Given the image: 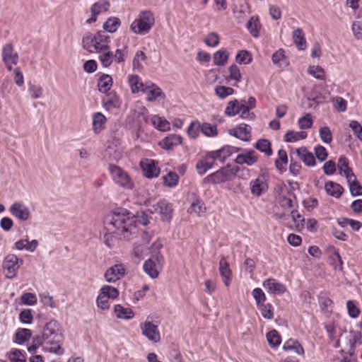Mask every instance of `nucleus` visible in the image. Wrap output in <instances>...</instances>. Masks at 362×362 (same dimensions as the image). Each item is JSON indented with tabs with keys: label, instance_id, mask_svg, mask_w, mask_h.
Returning a JSON list of instances; mask_svg holds the SVG:
<instances>
[{
	"label": "nucleus",
	"instance_id": "nucleus-10",
	"mask_svg": "<svg viewBox=\"0 0 362 362\" xmlns=\"http://www.w3.org/2000/svg\"><path fill=\"white\" fill-rule=\"evenodd\" d=\"M141 334L149 341L157 343L160 340V334L158 327L151 321L146 320L139 325Z\"/></svg>",
	"mask_w": 362,
	"mask_h": 362
},
{
	"label": "nucleus",
	"instance_id": "nucleus-26",
	"mask_svg": "<svg viewBox=\"0 0 362 362\" xmlns=\"http://www.w3.org/2000/svg\"><path fill=\"white\" fill-rule=\"evenodd\" d=\"M337 168L341 175L346 177V180L353 179L355 174L351 168L349 167V160L345 156H341L337 163Z\"/></svg>",
	"mask_w": 362,
	"mask_h": 362
},
{
	"label": "nucleus",
	"instance_id": "nucleus-11",
	"mask_svg": "<svg viewBox=\"0 0 362 362\" xmlns=\"http://www.w3.org/2000/svg\"><path fill=\"white\" fill-rule=\"evenodd\" d=\"M269 187L268 180L264 174L259 175L250 182V192L252 196L259 197L264 194Z\"/></svg>",
	"mask_w": 362,
	"mask_h": 362
},
{
	"label": "nucleus",
	"instance_id": "nucleus-50",
	"mask_svg": "<svg viewBox=\"0 0 362 362\" xmlns=\"http://www.w3.org/2000/svg\"><path fill=\"white\" fill-rule=\"evenodd\" d=\"M201 132L208 137H214L218 134L217 127L207 122L201 124Z\"/></svg>",
	"mask_w": 362,
	"mask_h": 362
},
{
	"label": "nucleus",
	"instance_id": "nucleus-52",
	"mask_svg": "<svg viewBox=\"0 0 362 362\" xmlns=\"http://www.w3.org/2000/svg\"><path fill=\"white\" fill-rule=\"evenodd\" d=\"M201 131V124L199 121H192L189 125L187 133V135L192 139H196Z\"/></svg>",
	"mask_w": 362,
	"mask_h": 362
},
{
	"label": "nucleus",
	"instance_id": "nucleus-36",
	"mask_svg": "<svg viewBox=\"0 0 362 362\" xmlns=\"http://www.w3.org/2000/svg\"><path fill=\"white\" fill-rule=\"evenodd\" d=\"M292 37L299 50H304L307 47L305 34L302 29L296 28L293 31Z\"/></svg>",
	"mask_w": 362,
	"mask_h": 362
},
{
	"label": "nucleus",
	"instance_id": "nucleus-64",
	"mask_svg": "<svg viewBox=\"0 0 362 362\" xmlns=\"http://www.w3.org/2000/svg\"><path fill=\"white\" fill-rule=\"evenodd\" d=\"M8 358L11 362H26V358L21 350L13 349L8 354Z\"/></svg>",
	"mask_w": 362,
	"mask_h": 362
},
{
	"label": "nucleus",
	"instance_id": "nucleus-63",
	"mask_svg": "<svg viewBox=\"0 0 362 362\" xmlns=\"http://www.w3.org/2000/svg\"><path fill=\"white\" fill-rule=\"evenodd\" d=\"M349 127L356 137L362 142V125L356 120H351Z\"/></svg>",
	"mask_w": 362,
	"mask_h": 362
},
{
	"label": "nucleus",
	"instance_id": "nucleus-4",
	"mask_svg": "<svg viewBox=\"0 0 362 362\" xmlns=\"http://www.w3.org/2000/svg\"><path fill=\"white\" fill-rule=\"evenodd\" d=\"M155 23L154 14L148 10L141 11L130 25V30L136 35L148 34Z\"/></svg>",
	"mask_w": 362,
	"mask_h": 362
},
{
	"label": "nucleus",
	"instance_id": "nucleus-20",
	"mask_svg": "<svg viewBox=\"0 0 362 362\" xmlns=\"http://www.w3.org/2000/svg\"><path fill=\"white\" fill-rule=\"evenodd\" d=\"M258 158L259 157L255 151L245 150L236 156L235 162L238 165L246 164L252 166L257 162Z\"/></svg>",
	"mask_w": 362,
	"mask_h": 362
},
{
	"label": "nucleus",
	"instance_id": "nucleus-17",
	"mask_svg": "<svg viewBox=\"0 0 362 362\" xmlns=\"http://www.w3.org/2000/svg\"><path fill=\"white\" fill-rule=\"evenodd\" d=\"M216 162V160L212 153L211 151L207 153L206 156L197 163L196 168L198 174L201 175H204L209 170L214 166Z\"/></svg>",
	"mask_w": 362,
	"mask_h": 362
},
{
	"label": "nucleus",
	"instance_id": "nucleus-8",
	"mask_svg": "<svg viewBox=\"0 0 362 362\" xmlns=\"http://www.w3.org/2000/svg\"><path fill=\"white\" fill-rule=\"evenodd\" d=\"M23 260L14 254L7 255L3 261V269L7 279H13L18 273Z\"/></svg>",
	"mask_w": 362,
	"mask_h": 362
},
{
	"label": "nucleus",
	"instance_id": "nucleus-57",
	"mask_svg": "<svg viewBox=\"0 0 362 362\" xmlns=\"http://www.w3.org/2000/svg\"><path fill=\"white\" fill-rule=\"evenodd\" d=\"M206 208L204 204L199 199H196L191 204L189 212L195 213L198 216H201L205 212Z\"/></svg>",
	"mask_w": 362,
	"mask_h": 362
},
{
	"label": "nucleus",
	"instance_id": "nucleus-49",
	"mask_svg": "<svg viewBox=\"0 0 362 362\" xmlns=\"http://www.w3.org/2000/svg\"><path fill=\"white\" fill-rule=\"evenodd\" d=\"M239 101L238 100H230L228 103L225 109V114L228 117H234L239 114Z\"/></svg>",
	"mask_w": 362,
	"mask_h": 362
},
{
	"label": "nucleus",
	"instance_id": "nucleus-6",
	"mask_svg": "<svg viewBox=\"0 0 362 362\" xmlns=\"http://www.w3.org/2000/svg\"><path fill=\"white\" fill-rule=\"evenodd\" d=\"M109 172L114 183L124 189L132 190L134 187V183L129 173L122 168L110 165Z\"/></svg>",
	"mask_w": 362,
	"mask_h": 362
},
{
	"label": "nucleus",
	"instance_id": "nucleus-61",
	"mask_svg": "<svg viewBox=\"0 0 362 362\" xmlns=\"http://www.w3.org/2000/svg\"><path fill=\"white\" fill-rule=\"evenodd\" d=\"M260 310L262 317L265 319H272L274 317V308L270 303H263L257 307Z\"/></svg>",
	"mask_w": 362,
	"mask_h": 362
},
{
	"label": "nucleus",
	"instance_id": "nucleus-12",
	"mask_svg": "<svg viewBox=\"0 0 362 362\" xmlns=\"http://www.w3.org/2000/svg\"><path fill=\"white\" fill-rule=\"evenodd\" d=\"M126 272L127 268L123 264H116L105 271L104 278L108 283H115L122 279Z\"/></svg>",
	"mask_w": 362,
	"mask_h": 362
},
{
	"label": "nucleus",
	"instance_id": "nucleus-28",
	"mask_svg": "<svg viewBox=\"0 0 362 362\" xmlns=\"http://www.w3.org/2000/svg\"><path fill=\"white\" fill-rule=\"evenodd\" d=\"M92 119L93 131L98 134L105 129L107 118L103 113L98 112L93 113Z\"/></svg>",
	"mask_w": 362,
	"mask_h": 362
},
{
	"label": "nucleus",
	"instance_id": "nucleus-5",
	"mask_svg": "<svg viewBox=\"0 0 362 362\" xmlns=\"http://www.w3.org/2000/svg\"><path fill=\"white\" fill-rule=\"evenodd\" d=\"M162 247V244L159 242L154 243L151 249L155 252V255L149 258L143 265L144 271L152 279H156L158 276L159 272L162 269L164 258L158 251Z\"/></svg>",
	"mask_w": 362,
	"mask_h": 362
},
{
	"label": "nucleus",
	"instance_id": "nucleus-44",
	"mask_svg": "<svg viewBox=\"0 0 362 362\" xmlns=\"http://www.w3.org/2000/svg\"><path fill=\"white\" fill-rule=\"evenodd\" d=\"M307 136L308 134L305 132L288 131L284 135V141L289 143L296 142L305 139Z\"/></svg>",
	"mask_w": 362,
	"mask_h": 362
},
{
	"label": "nucleus",
	"instance_id": "nucleus-32",
	"mask_svg": "<svg viewBox=\"0 0 362 362\" xmlns=\"http://www.w3.org/2000/svg\"><path fill=\"white\" fill-rule=\"evenodd\" d=\"M38 246V241L33 240L29 241L28 239H21L15 243V248L18 250H26L28 252H34Z\"/></svg>",
	"mask_w": 362,
	"mask_h": 362
},
{
	"label": "nucleus",
	"instance_id": "nucleus-51",
	"mask_svg": "<svg viewBox=\"0 0 362 362\" xmlns=\"http://www.w3.org/2000/svg\"><path fill=\"white\" fill-rule=\"evenodd\" d=\"M146 59V54L143 51H137L132 62L133 69L137 71L141 70L143 69L142 62H144Z\"/></svg>",
	"mask_w": 362,
	"mask_h": 362
},
{
	"label": "nucleus",
	"instance_id": "nucleus-48",
	"mask_svg": "<svg viewBox=\"0 0 362 362\" xmlns=\"http://www.w3.org/2000/svg\"><path fill=\"white\" fill-rule=\"evenodd\" d=\"M255 147L259 151L264 153L267 156H269L272 154L271 148V143L269 140L262 139H259L255 145Z\"/></svg>",
	"mask_w": 362,
	"mask_h": 362
},
{
	"label": "nucleus",
	"instance_id": "nucleus-21",
	"mask_svg": "<svg viewBox=\"0 0 362 362\" xmlns=\"http://www.w3.org/2000/svg\"><path fill=\"white\" fill-rule=\"evenodd\" d=\"M239 148L232 146H225L218 150L211 151L215 157L216 161L221 163H224L225 160L232 154L237 153Z\"/></svg>",
	"mask_w": 362,
	"mask_h": 362
},
{
	"label": "nucleus",
	"instance_id": "nucleus-14",
	"mask_svg": "<svg viewBox=\"0 0 362 362\" xmlns=\"http://www.w3.org/2000/svg\"><path fill=\"white\" fill-rule=\"evenodd\" d=\"M2 59L6 66L9 71H11L13 66L17 64L18 62V55L13 51V47L11 44H6L2 49Z\"/></svg>",
	"mask_w": 362,
	"mask_h": 362
},
{
	"label": "nucleus",
	"instance_id": "nucleus-59",
	"mask_svg": "<svg viewBox=\"0 0 362 362\" xmlns=\"http://www.w3.org/2000/svg\"><path fill=\"white\" fill-rule=\"evenodd\" d=\"M28 91L33 99L41 98L43 95V88L33 83L28 84Z\"/></svg>",
	"mask_w": 362,
	"mask_h": 362
},
{
	"label": "nucleus",
	"instance_id": "nucleus-2",
	"mask_svg": "<svg viewBox=\"0 0 362 362\" xmlns=\"http://www.w3.org/2000/svg\"><path fill=\"white\" fill-rule=\"evenodd\" d=\"M44 351L58 356L64 354L62 347L64 336L60 323L57 320H50L42 328Z\"/></svg>",
	"mask_w": 362,
	"mask_h": 362
},
{
	"label": "nucleus",
	"instance_id": "nucleus-54",
	"mask_svg": "<svg viewBox=\"0 0 362 362\" xmlns=\"http://www.w3.org/2000/svg\"><path fill=\"white\" fill-rule=\"evenodd\" d=\"M319 134L322 142L327 144L332 143L333 138L329 127L327 126L320 127L319 129Z\"/></svg>",
	"mask_w": 362,
	"mask_h": 362
},
{
	"label": "nucleus",
	"instance_id": "nucleus-47",
	"mask_svg": "<svg viewBox=\"0 0 362 362\" xmlns=\"http://www.w3.org/2000/svg\"><path fill=\"white\" fill-rule=\"evenodd\" d=\"M163 183L168 187H175L177 185L179 181V176L175 172H169L167 175L163 177Z\"/></svg>",
	"mask_w": 362,
	"mask_h": 362
},
{
	"label": "nucleus",
	"instance_id": "nucleus-22",
	"mask_svg": "<svg viewBox=\"0 0 362 362\" xmlns=\"http://www.w3.org/2000/svg\"><path fill=\"white\" fill-rule=\"evenodd\" d=\"M230 134L245 141H249L251 137V127L245 124H241L239 126L230 129Z\"/></svg>",
	"mask_w": 362,
	"mask_h": 362
},
{
	"label": "nucleus",
	"instance_id": "nucleus-27",
	"mask_svg": "<svg viewBox=\"0 0 362 362\" xmlns=\"http://www.w3.org/2000/svg\"><path fill=\"white\" fill-rule=\"evenodd\" d=\"M218 270L224 285L229 286L231 282V270L225 257L220 259Z\"/></svg>",
	"mask_w": 362,
	"mask_h": 362
},
{
	"label": "nucleus",
	"instance_id": "nucleus-45",
	"mask_svg": "<svg viewBox=\"0 0 362 362\" xmlns=\"http://www.w3.org/2000/svg\"><path fill=\"white\" fill-rule=\"evenodd\" d=\"M350 193L353 197L362 195V186L354 176L353 179L347 180Z\"/></svg>",
	"mask_w": 362,
	"mask_h": 362
},
{
	"label": "nucleus",
	"instance_id": "nucleus-60",
	"mask_svg": "<svg viewBox=\"0 0 362 362\" xmlns=\"http://www.w3.org/2000/svg\"><path fill=\"white\" fill-rule=\"evenodd\" d=\"M215 93L218 98L224 99L234 93L233 88L225 86H218L215 88Z\"/></svg>",
	"mask_w": 362,
	"mask_h": 362
},
{
	"label": "nucleus",
	"instance_id": "nucleus-24",
	"mask_svg": "<svg viewBox=\"0 0 362 362\" xmlns=\"http://www.w3.org/2000/svg\"><path fill=\"white\" fill-rule=\"evenodd\" d=\"M129 55V46L127 42L117 44L115 52H113L114 60L117 64H122L127 59Z\"/></svg>",
	"mask_w": 362,
	"mask_h": 362
},
{
	"label": "nucleus",
	"instance_id": "nucleus-58",
	"mask_svg": "<svg viewBox=\"0 0 362 362\" xmlns=\"http://www.w3.org/2000/svg\"><path fill=\"white\" fill-rule=\"evenodd\" d=\"M40 301L44 305L49 307L51 308H57V303L54 300V298L50 296L48 293L45 292L39 294Z\"/></svg>",
	"mask_w": 362,
	"mask_h": 362
},
{
	"label": "nucleus",
	"instance_id": "nucleus-9",
	"mask_svg": "<svg viewBox=\"0 0 362 362\" xmlns=\"http://www.w3.org/2000/svg\"><path fill=\"white\" fill-rule=\"evenodd\" d=\"M149 211L152 214H158L163 221H169L173 216V204L163 199L152 205Z\"/></svg>",
	"mask_w": 362,
	"mask_h": 362
},
{
	"label": "nucleus",
	"instance_id": "nucleus-31",
	"mask_svg": "<svg viewBox=\"0 0 362 362\" xmlns=\"http://www.w3.org/2000/svg\"><path fill=\"white\" fill-rule=\"evenodd\" d=\"M114 313L117 318L129 320L134 318L135 314L129 308H124L120 304H116L114 306Z\"/></svg>",
	"mask_w": 362,
	"mask_h": 362
},
{
	"label": "nucleus",
	"instance_id": "nucleus-7",
	"mask_svg": "<svg viewBox=\"0 0 362 362\" xmlns=\"http://www.w3.org/2000/svg\"><path fill=\"white\" fill-rule=\"evenodd\" d=\"M237 173L238 168L228 165L207 175L204 180L206 183L221 184L233 180Z\"/></svg>",
	"mask_w": 362,
	"mask_h": 362
},
{
	"label": "nucleus",
	"instance_id": "nucleus-46",
	"mask_svg": "<svg viewBox=\"0 0 362 362\" xmlns=\"http://www.w3.org/2000/svg\"><path fill=\"white\" fill-rule=\"evenodd\" d=\"M266 337L269 346L272 348L279 346L281 342V337L275 329L267 332Z\"/></svg>",
	"mask_w": 362,
	"mask_h": 362
},
{
	"label": "nucleus",
	"instance_id": "nucleus-16",
	"mask_svg": "<svg viewBox=\"0 0 362 362\" xmlns=\"http://www.w3.org/2000/svg\"><path fill=\"white\" fill-rule=\"evenodd\" d=\"M140 165L146 177H157L160 175V168L154 160L144 159L141 161Z\"/></svg>",
	"mask_w": 362,
	"mask_h": 362
},
{
	"label": "nucleus",
	"instance_id": "nucleus-35",
	"mask_svg": "<svg viewBox=\"0 0 362 362\" xmlns=\"http://www.w3.org/2000/svg\"><path fill=\"white\" fill-rule=\"evenodd\" d=\"M104 107L107 110L119 108L121 105V101L115 93H110L103 99Z\"/></svg>",
	"mask_w": 362,
	"mask_h": 362
},
{
	"label": "nucleus",
	"instance_id": "nucleus-34",
	"mask_svg": "<svg viewBox=\"0 0 362 362\" xmlns=\"http://www.w3.org/2000/svg\"><path fill=\"white\" fill-rule=\"evenodd\" d=\"M153 126L159 131L167 132L170 129V122L164 117L154 115L151 118Z\"/></svg>",
	"mask_w": 362,
	"mask_h": 362
},
{
	"label": "nucleus",
	"instance_id": "nucleus-18",
	"mask_svg": "<svg viewBox=\"0 0 362 362\" xmlns=\"http://www.w3.org/2000/svg\"><path fill=\"white\" fill-rule=\"evenodd\" d=\"M262 286L268 293L274 295H281L286 291V287L284 284L272 278L264 281Z\"/></svg>",
	"mask_w": 362,
	"mask_h": 362
},
{
	"label": "nucleus",
	"instance_id": "nucleus-42",
	"mask_svg": "<svg viewBox=\"0 0 362 362\" xmlns=\"http://www.w3.org/2000/svg\"><path fill=\"white\" fill-rule=\"evenodd\" d=\"M121 25V21L117 17H110L104 23L103 28L105 31L113 33L117 30Z\"/></svg>",
	"mask_w": 362,
	"mask_h": 362
},
{
	"label": "nucleus",
	"instance_id": "nucleus-37",
	"mask_svg": "<svg viewBox=\"0 0 362 362\" xmlns=\"http://www.w3.org/2000/svg\"><path fill=\"white\" fill-rule=\"evenodd\" d=\"M325 189L329 195L335 198H339L344 192V188L339 184L332 181L325 183Z\"/></svg>",
	"mask_w": 362,
	"mask_h": 362
},
{
	"label": "nucleus",
	"instance_id": "nucleus-33",
	"mask_svg": "<svg viewBox=\"0 0 362 362\" xmlns=\"http://www.w3.org/2000/svg\"><path fill=\"white\" fill-rule=\"evenodd\" d=\"M296 153L299 158L308 166H315V159L313 154L308 151L306 148L301 147L296 149Z\"/></svg>",
	"mask_w": 362,
	"mask_h": 362
},
{
	"label": "nucleus",
	"instance_id": "nucleus-19",
	"mask_svg": "<svg viewBox=\"0 0 362 362\" xmlns=\"http://www.w3.org/2000/svg\"><path fill=\"white\" fill-rule=\"evenodd\" d=\"M9 211L12 216L23 221H25L30 218L29 209L25 204L20 202L13 203L11 206Z\"/></svg>",
	"mask_w": 362,
	"mask_h": 362
},
{
	"label": "nucleus",
	"instance_id": "nucleus-3",
	"mask_svg": "<svg viewBox=\"0 0 362 362\" xmlns=\"http://www.w3.org/2000/svg\"><path fill=\"white\" fill-rule=\"evenodd\" d=\"M110 42V37L104 31L86 33L82 38L84 49L90 53H98Z\"/></svg>",
	"mask_w": 362,
	"mask_h": 362
},
{
	"label": "nucleus",
	"instance_id": "nucleus-55",
	"mask_svg": "<svg viewBox=\"0 0 362 362\" xmlns=\"http://www.w3.org/2000/svg\"><path fill=\"white\" fill-rule=\"evenodd\" d=\"M252 56L247 50H241L238 52L235 61L240 64H248L252 62Z\"/></svg>",
	"mask_w": 362,
	"mask_h": 362
},
{
	"label": "nucleus",
	"instance_id": "nucleus-41",
	"mask_svg": "<svg viewBox=\"0 0 362 362\" xmlns=\"http://www.w3.org/2000/svg\"><path fill=\"white\" fill-rule=\"evenodd\" d=\"M229 52L224 49L216 51L213 56L214 64L216 66H221L225 65L229 58Z\"/></svg>",
	"mask_w": 362,
	"mask_h": 362
},
{
	"label": "nucleus",
	"instance_id": "nucleus-43",
	"mask_svg": "<svg viewBox=\"0 0 362 362\" xmlns=\"http://www.w3.org/2000/svg\"><path fill=\"white\" fill-rule=\"evenodd\" d=\"M32 336V332L29 329H19L15 334V342L18 344H23L28 341Z\"/></svg>",
	"mask_w": 362,
	"mask_h": 362
},
{
	"label": "nucleus",
	"instance_id": "nucleus-53",
	"mask_svg": "<svg viewBox=\"0 0 362 362\" xmlns=\"http://www.w3.org/2000/svg\"><path fill=\"white\" fill-rule=\"evenodd\" d=\"M204 42L208 47H216L220 42V37L216 33L211 32L205 37Z\"/></svg>",
	"mask_w": 362,
	"mask_h": 362
},
{
	"label": "nucleus",
	"instance_id": "nucleus-40",
	"mask_svg": "<svg viewBox=\"0 0 362 362\" xmlns=\"http://www.w3.org/2000/svg\"><path fill=\"white\" fill-rule=\"evenodd\" d=\"M98 292L110 300H116L119 296V290L110 285L103 286Z\"/></svg>",
	"mask_w": 362,
	"mask_h": 362
},
{
	"label": "nucleus",
	"instance_id": "nucleus-23",
	"mask_svg": "<svg viewBox=\"0 0 362 362\" xmlns=\"http://www.w3.org/2000/svg\"><path fill=\"white\" fill-rule=\"evenodd\" d=\"M182 138L180 135L171 134L163 139L160 142V146L165 150L173 149L182 144Z\"/></svg>",
	"mask_w": 362,
	"mask_h": 362
},
{
	"label": "nucleus",
	"instance_id": "nucleus-25",
	"mask_svg": "<svg viewBox=\"0 0 362 362\" xmlns=\"http://www.w3.org/2000/svg\"><path fill=\"white\" fill-rule=\"evenodd\" d=\"M97 54H98V59L100 64L105 68L110 67L115 62L113 52L111 51L109 45Z\"/></svg>",
	"mask_w": 362,
	"mask_h": 362
},
{
	"label": "nucleus",
	"instance_id": "nucleus-30",
	"mask_svg": "<svg viewBox=\"0 0 362 362\" xmlns=\"http://www.w3.org/2000/svg\"><path fill=\"white\" fill-rule=\"evenodd\" d=\"M128 83L132 93L142 92L146 86V81L143 82L141 78L137 75H129Z\"/></svg>",
	"mask_w": 362,
	"mask_h": 362
},
{
	"label": "nucleus",
	"instance_id": "nucleus-29",
	"mask_svg": "<svg viewBox=\"0 0 362 362\" xmlns=\"http://www.w3.org/2000/svg\"><path fill=\"white\" fill-rule=\"evenodd\" d=\"M246 28L253 37L257 38L262 28L259 18L257 16L250 17L246 23Z\"/></svg>",
	"mask_w": 362,
	"mask_h": 362
},
{
	"label": "nucleus",
	"instance_id": "nucleus-15",
	"mask_svg": "<svg viewBox=\"0 0 362 362\" xmlns=\"http://www.w3.org/2000/svg\"><path fill=\"white\" fill-rule=\"evenodd\" d=\"M110 6L109 1L107 0H99L94 3L90 7V17L88 18L86 23L92 24L97 21L98 16L102 13L106 12Z\"/></svg>",
	"mask_w": 362,
	"mask_h": 362
},
{
	"label": "nucleus",
	"instance_id": "nucleus-1",
	"mask_svg": "<svg viewBox=\"0 0 362 362\" xmlns=\"http://www.w3.org/2000/svg\"><path fill=\"white\" fill-rule=\"evenodd\" d=\"M103 223L107 230L110 232L103 237L105 244L110 248L114 245V236L112 233H115L124 239L129 240L137 232L136 218L124 210L108 214Z\"/></svg>",
	"mask_w": 362,
	"mask_h": 362
},
{
	"label": "nucleus",
	"instance_id": "nucleus-38",
	"mask_svg": "<svg viewBox=\"0 0 362 362\" xmlns=\"http://www.w3.org/2000/svg\"><path fill=\"white\" fill-rule=\"evenodd\" d=\"M283 349L284 351H291L298 355H303L305 351L302 345L296 339H290L287 340L284 346Z\"/></svg>",
	"mask_w": 362,
	"mask_h": 362
},
{
	"label": "nucleus",
	"instance_id": "nucleus-56",
	"mask_svg": "<svg viewBox=\"0 0 362 362\" xmlns=\"http://www.w3.org/2000/svg\"><path fill=\"white\" fill-rule=\"evenodd\" d=\"M308 72L318 80H324L325 78V71L320 66H310Z\"/></svg>",
	"mask_w": 362,
	"mask_h": 362
},
{
	"label": "nucleus",
	"instance_id": "nucleus-62",
	"mask_svg": "<svg viewBox=\"0 0 362 362\" xmlns=\"http://www.w3.org/2000/svg\"><path fill=\"white\" fill-rule=\"evenodd\" d=\"M288 163L287 153L285 150L280 149L278 151V158L275 160V165L277 169L282 170Z\"/></svg>",
	"mask_w": 362,
	"mask_h": 362
},
{
	"label": "nucleus",
	"instance_id": "nucleus-13",
	"mask_svg": "<svg viewBox=\"0 0 362 362\" xmlns=\"http://www.w3.org/2000/svg\"><path fill=\"white\" fill-rule=\"evenodd\" d=\"M143 93L146 95L148 102H155L159 99H165V95L156 83L147 81Z\"/></svg>",
	"mask_w": 362,
	"mask_h": 362
},
{
	"label": "nucleus",
	"instance_id": "nucleus-39",
	"mask_svg": "<svg viewBox=\"0 0 362 362\" xmlns=\"http://www.w3.org/2000/svg\"><path fill=\"white\" fill-rule=\"evenodd\" d=\"M112 78L108 74H103L98 83V90L103 93H107L112 86Z\"/></svg>",
	"mask_w": 362,
	"mask_h": 362
}]
</instances>
